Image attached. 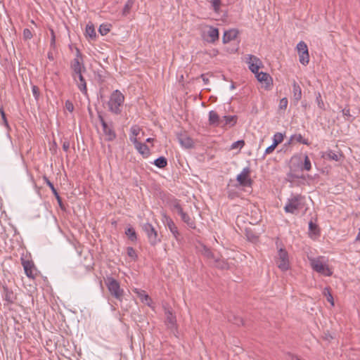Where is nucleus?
<instances>
[{
    "label": "nucleus",
    "mask_w": 360,
    "mask_h": 360,
    "mask_svg": "<svg viewBox=\"0 0 360 360\" xmlns=\"http://www.w3.org/2000/svg\"><path fill=\"white\" fill-rule=\"evenodd\" d=\"M124 101V95L119 91H114L110 97L108 103L109 110L115 115H120L122 112V106Z\"/></svg>",
    "instance_id": "nucleus-1"
},
{
    "label": "nucleus",
    "mask_w": 360,
    "mask_h": 360,
    "mask_svg": "<svg viewBox=\"0 0 360 360\" xmlns=\"http://www.w3.org/2000/svg\"><path fill=\"white\" fill-rule=\"evenodd\" d=\"M105 282L110 295L117 300H122L124 291L120 288V283L111 276L107 277Z\"/></svg>",
    "instance_id": "nucleus-2"
},
{
    "label": "nucleus",
    "mask_w": 360,
    "mask_h": 360,
    "mask_svg": "<svg viewBox=\"0 0 360 360\" xmlns=\"http://www.w3.org/2000/svg\"><path fill=\"white\" fill-rule=\"evenodd\" d=\"M98 118L102 125L105 140L107 141H114L116 139L117 135L114 129L113 123L112 122H106L101 113L99 112H98Z\"/></svg>",
    "instance_id": "nucleus-3"
},
{
    "label": "nucleus",
    "mask_w": 360,
    "mask_h": 360,
    "mask_svg": "<svg viewBox=\"0 0 360 360\" xmlns=\"http://www.w3.org/2000/svg\"><path fill=\"white\" fill-rule=\"evenodd\" d=\"M304 199V197L300 194L293 195L289 198L288 202L284 207V210L288 213L296 214V211L302 209L304 204L302 201Z\"/></svg>",
    "instance_id": "nucleus-4"
},
{
    "label": "nucleus",
    "mask_w": 360,
    "mask_h": 360,
    "mask_svg": "<svg viewBox=\"0 0 360 360\" xmlns=\"http://www.w3.org/2000/svg\"><path fill=\"white\" fill-rule=\"evenodd\" d=\"M276 262L277 266L282 271H285L290 268L289 257L287 250L285 248H281L278 251L277 257H276Z\"/></svg>",
    "instance_id": "nucleus-5"
},
{
    "label": "nucleus",
    "mask_w": 360,
    "mask_h": 360,
    "mask_svg": "<svg viewBox=\"0 0 360 360\" xmlns=\"http://www.w3.org/2000/svg\"><path fill=\"white\" fill-rule=\"evenodd\" d=\"M142 229L146 233L149 243L152 246L156 245L161 241L160 238L158 237V231L151 224H143L142 225Z\"/></svg>",
    "instance_id": "nucleus-6"
},
{
    "label": "nucleus",
    "mask_w": 360,
    "mask_h": 360,
    "mask_svg": "<svg viewBox=\"0 0 360 360\" xmlns=\"http://www.w3.org/2000/svg\"><path fill=\"white\" fill-rule=\"evenodd\" d=\"M311 266L314 271L324 276H330L333 274L328 266L323 264L319 258L311 259Z\"/></svg>",
    "instance_id": "nucleus-7"
},
{
    "label": "nucleus",
    "mask_w": 360,
    "mask_h": 360,
    "mask_svg": "<svg viewBox=\"0 0 360 360\" xmlns=\"http://www.w3.org/2000/svg\"><path fill=\"white\" fill-rule=\"evenodd\" d=\"M299 54V61L301 64L307 65L309 62L308 47L304 41H300L297 45Z\"/></svg>",
    "instance_id": "nucleus-8"
},
{
    "label": "nucleus",
    "mask_w": 360,
    "mask_h": 360,
    "mask_svg": "<svg viewBox=\"0 0 360 360\" xmlns=\"http://www.w3.org/2000/svg\"><path fill=\"white\" fill-rule=\"evenodd\" d=\"M251 170L250 168L247 167L243 168L241 173L237 176L236 180L242 186H251L253 181L250 179Z\"/></svg>",
    "instance_id": "nucleus-9"
},
{
    "label": "nucleus",
    "mask_w": 360,
    "mask_h": 360,
    "mask_svg": "<svg viewBox=\"0 0 360 360\" xmlns=\"http://www.w3.org/2000/svg\"><path fill=\"white\" fill-rule=\"evenodd\" d=\"M246 63L248 64V68L252 73H258L259 69L262 67V60L254 55L249 54L246 58Z\"/></svg>",
    "instance_id": "nucleus-10"
},
{
    "label": "nucleus",
    "mask_w": 360,
    "mask_h": 360,
    "mask_svg": "<svg viewBox=\"0 0 360 360\" xmlns=\"http://www.w3.org/2000/svg\"><path fill=\"white\" fill-rule=\"evenodd\" d=\"M20 260L26 276L30 278L34 279L37 275L35 273L37 271V269L34 262L32 260L25 259L23 257H21Z\"/></svg>",
    "instance_id": "nucleus-11"
},
{
    "label": "nucleus",
    "mask_w": 360,
    "mask_h": 360,
    "mask_svg": "<svg viewBox=\"0 0 360 360\" xmlns=\"http://www.w3.org/2000/svg\"><path fill=\"white\" fill-rule=\"evenodd\" d=\"M178 141L181 146L185 148H194V141L186 131H180L176 134Z\"/></svg>",
    "instance_id": "nucleus-12"
},
{
    "label": "nucleus",
    "mask_w": 360,
    "mask_h": 360,
    "mask_svg": "<svg viewBox=\"0 0 360 360\" xmlns=\"http://www.w3.org/2000/svg\"><path fill=\"white\" fill-rule=\"evenodd\" d=\"M131 141L134 145L135 148L141 153L143 158H148L150 155V150L146 143L138 141L137 138L133 137Z\"/></svg>",
    "instance_id": "nucleus-13"
},
{
    "label": "nucleus",
    "mask_w": 360,
    "mask_h": 360,
    "mask_svg": "<svg viewBox=\"0 0 360 360\" xmlns=\"http://www.w3.org/2000/svg\"><path fill=\"white\" fill-rule=\"evenodd\" d=\"M297 179H301L300 184H304L306 181L305 175L302 174V171H297L290 169V172L286 175V181L290 183H295Z\"/></svg>",
    "instance_id": "nucleus-14"
},
{
    "label": "nucleus",
    "mask_w": 360,
    "mask_h": 360,
    "mask_svg": "<svg viewBox=\"0 0 360 360\" xmlns=\"http://www.w3.org/2000/svg\"><path fill=\"white\" fill-rule=\"evenodd\" d=\"M165 323L167 328L172 331L176 329V316L172 313L169 309H165Z\"/></svg>",
    "instance_id": "nucleus-15"
},
{
    "label": "nucleus",
    "mask_w": 360,
    "mask_h": 360,
    "mask_svg": "<svg viewBox=\"0 0 360 360\" xmlns=\"http://www.w3.org/2000/svg\"><path fill=\"white\" fill-rule=\"evenodd\" d=\"M70 68L73 72L72 77H75V75L77 73L82 72V70L85 71V67L83 64V61L80 60L79 58H74L71 62Z\"/></svg>",
    "instance_id": "nucleus-16"
},
{
    "label": "nucleus",
    "mask_w": 360,
    "mask_h": 360,
    "mask_svg": "<svg viewBox=\"0 0 360 360\" xmlns=\"http://www.w3.org/2000/svg\"><path fill=\"white\" fill-rule=\"evenodd\" d=\"M257 79L260 82H264L266 87H269L273 84V79L269 74L264 72H259L255 73Z\"/></svg>",
    "instance_id": "nucleus-17"
},
{
    "label": "nucleus",
    "mask_w": 360,
    "mask_h": 360,
    "mask_svg": "<svg viewBox=\"0 0 360 360\" xmlns=\"http://www.w3.org/2000/svg\"><path fill=\"white\" fill-rule=\"evenodd\" d=\"M77 83V86L79 89V90L85 95L87 94V88H86V80L84 78V77L81 73H77L75 75V77H73Z\"/></svg>",
    "instance_id": "nucleus-18"
},
{
    "label": "nucleus",
    "mask_w": 360,
    "mask_h": 360,
    "mask_svg": "<svg viewBox=\"0 0 360 360\" xmlns=\"http://www.w3.org/2000/svg\"><path fill=\"white\" fill-rule=\"evenodd\" d=\"M224 122V120L220 118L217 112L211 110L209 112V123L212 126L220 127Z\"/></svg>",
    "instance_id": "nucleus-19"
},
{
    "label": "nucleus",
    "mask_w": 360,
    "mask_h": 360,
    "mask_svg": "<svg viewBox=\"0 0 360 360\" xmlns=\"http://www.w3.org/2000/svg\"><path fill=\"white\" fill-rule=\"evenodd\" d=\"M44 179L45 182L46 183L47 186L51 188V190L53 194L54 195V196L56 197L60 207L62 210H64L65 207H64V205H63V203L62 202V198L59 195V193H58L57 190L55 188L52 182H51L49 181V179L47 177H46V176L44 177Z\"/></svg>",
    "instance_id": "nucleus-20"
},
{
    "label": "nucleus",
    "mask_w": 360,
    "mask_h": 360,
    "mask_svg": "<svg viewBox=\"0 0 360 360\" xmlns=\"http://www.w3.org/2000/svg\"><path fill=\"white\" fill-rule=\"evenodd\" d=\"M3 290L4 293V300L6 301L8 304H13L17 298L13 291L6 285L3 286Z\"/></svg>",
    "instance_id": "nucleus-21"
},
{
    "label": "nucleus",
    "mask_w": 360,
    "mask_h": 360,
    "mask_svg": "<svg viewBox=\"0 0 360 360\" xmlns=\"http://www.w3.org/2000/svg\"><path fill=\"white\" fill-rule=\"evenodd\" d=\"M238 34V31L235 29L229 30L224 33L222 41L224 44H226L234 40Z\"/></svg>",
    "instance_id": "nucleus-22"
},
{
    "label": "nucleus",
    "mask_w": 360,
    "mask_h": 360,
    "mask_svg": "<svg viewBox=\"0 0 360 360\" xmlns=\"http://www.w3.org/2000/svg\"><path fill=\"white\" fill-rule=\"evenodd\" d=\"M165 217L166 219V224H167L168 229L172 232V233L173 234L174 238L176 239H178L179 233L177 226L174 224V221L169 217L165 216Z\"/></svg>",
    "instance_id": "nucleus-23"
},
{
    "label": "nucleus",
    "mask_w": 360,
    "mask_h": 360,
    "mask_svg": "<svg viewBox=\"0 0 360 360\" xmlns=\"http://www.w3.org/2000/svg\"><path fill=\"white\" fill-rule=\"evenodd\" d=\"M322 157L326 160L340 161L343 155L341 153H335L333 150L326 152Z\"/></svg>",
    "instance_id": "nucleus-24"
},
{
    "label": "nucleus",
    "mask_w": 360,
    "mask_h": 360,
    "mask_svg": "<svg viewBox=\"0 0 360 360\" xmlns=\"http://www.w3.org/2000/svg\"><path fill=\"white\" fill-rule=\"evenodd\" d=\"M222 120H224V122L220 125L221 127H224L226 125L233 127L236 124L238 117L236 115H225L222 117Z\"/></svg>",
    "instance_id": "nucleus-25"
},
{
    "label": "nucleus",
    "mask_w": 360,
    "mask_h": 360,
    "mask_svg": "<svg viewBox=\"0 0 360 360\" xmlns=\"http://www.w3.org/2000/svg\"><path fill=\"white\" fill-rule=\"evenodd\" d=\"M207 36L210 39H207L210 43H214L219 39V30L214 27H210L207 31Z\"/></svg>",
    "instance_id": "nucleus-26"
},
{
    "label": "nucleus",
    "mask_w": 360,
    "mask_h": 360,
    "mask_svg": "<svg viewBox=\"0 0 360 360\" xmlns=\"http://www.w3.org/2000/svg\"><path fill=\"white\" fill-rule=\"evenodd\" d=\"M181 220L187 224V226L192 229H196V224L195 219L193 217H190L187 213L183 214L181 217Z\"/></svg>",
    "instance_id": "nucleus-27"
},
{
    "label": "nucleus",
    "mask_w": 360,
    "mask_h": 360,
    "mask_svg": "<svg viewBox=\"0 0 360 360\" xmlns=\"http://www.w3.org/2000/svg\"><path fill=\"white\" fill-rule=\"evenodd\" d=\"M293 98L296 102H298L302 98V89L300 85L295 82H293Z\"/></svg>",
    "instance_id": "nucleus-28"
},
{
    "label": "nucleus",
    "mask_w": 360,
    "mask_h": 360,
    "mask_svg": "<svg viewBox=\"0 0 360 360\" xmlns=\"http://www.w3.org/2000/svg\"><path fill=\"white\" fill-rule=\"evenodd\" d=\"M135 292L137 294L142 302H145L148 306L150 305V302L152 301L151 298L146 293V291L136 289Z\"/></svg>",
    "instance_id": "nucleus-29"
},
{
    "label": "nucleus",
    "mask_w": 360,
    "mask_h": 360,
    "mask_svg": "<svg viewBox=\"0 0 360 360\" xmlns=\"http://www.w3.org/2000/svg\"><path fill=\"white\" fill-rule=\"evenodd\" d=\"M134 3H135V0H128L126 2V4L122 9V14L123 16H127L130 13L131 10L134 5Z\"/></svg>",
    "instance_id": "nucleus-30"
},
{
    "label": "nucleus",
    "mask_w": 360,
    "mask_h": 360,
    "mask_svg": "<svg viewBox=\"0 0 360 360\" xmlns=\"http://www.w3.org/2000/svg\"><path fill=\"white\" fill-rule=\"evenodd\" d=\"M294 140L307 146H309L310 144V142L308 141V139H303L302 136L300 134L292 135L290 139L289 143Z\"/></svg>",
    "instance_id": "nucleus-31"
},
{
    "label": "nucleus",
    "mask_w": 360,
    "mask_h": 360,
    "mask_svg": "<svg viewBox=\"0 0 360 360\" xmlns=\"http://www.w3.org/2000/svg\"><path fill=\"white\" fill-rule=\"evenodd\" d=\"M153 163L158 168L163 169L167 165V160L165 157L160 156L155 160Z\"/></svg>",
    "instance_id": "nucleus-32"
},
{
    "label": "nucleus",
    "mask_w": 360,
    "mask_h": 360,
    "mask_svg": "<svg viewBox=\"0 0 360 360\" xmlns=\"http://www.w3.org/2000/svg\"><path fill=\"white\" fill-rule=\"evenodd\" d=\"M214 262H215V266L219 269L224 270V269H228L229 268V265L228 262L226 261H225L224 259L216 258L214 259Z\"/></svg>",
    "instance_id": "nucleus-33"
},
{
    "label": "nucleus",
    "mask_w": 360,
    "mask_h": 360,
    "mask_svg": "<svg viewBox=\"0 0 360 360\" xmlns=\"http://www.w3.org/2000/svg\"><path fill=\"white\" fill-rule=\"evenodd\" d=\"M167 204L169 206L172 211H174L179 206H180V200L174 197L169 198L167 201Z\"/></svg>",
    "instance_id": "nucleus-34"
},
{
    "label": "nucleus",
    "mask_w": 360,
    "mask_h": 360,
    "mask_svg": "<svg viewBox=\"0 0 360 360\" xmlns=\"http://www.w3.org/2000/svg\"><path fill=\"white\" fill-rule=\"evenodd\" d=\"M125 234L127 235V236L131 241H132V242L136 241L137 236H136V233L133 227H129L125 231Z\"/></svg>",
    "instance_id": "nucleus-35"
},
{
    "label": "nucleus",
    "mask_w": 360,
    "mask_h": 360,
    "mask_svg": "<svg viewBox=\"0 0 360 360\" xmlns=\"http://www.w3.org/2000/svg\"><path fill=\"white\" fill-rule=\"evenodd\" d=\"M86 34L89 36L91 39L96 38V34L95 31L94 26L92 23H89L86 27Z\"/></svg>",
    "instance_id": "nucleus-36"
},
{
    "label": "nucleus",
    "mask_w": 360,
    "mask_h": 360,
    "mask_svg": "<svg viewBox=\"0 0 360 360\" xmlns=\"http://www.w3.org/2000/svg\"><path fill=\"white\" fill-rule=\"evenodd\" d=\"M342 113L346 121L352 122L354 120V117H353L350 113L349 105H346L343 109H342Z\"/></svg>",
    "instance_id": "nucleus-37"
},
{
    "label": "nucleus",
    "mask_w": 360,
    "mask_h": 360,
    "mask_svg": "<svg viewBox=\"0 0 360 360\" xmlns=\"http://www.w3.org/2000/svg\"><path fill=\"white\" fill-rule=\"evenodd\" d=\"M229 321L237 326H241L244 324L243 319L241 317L233 314H231L229 316Z\"/></svg>",
    "instance_id": "nucleus-38"
},
{
    "label": "nucleus",
    "mask_w": 360,
    "mask_h": 360,
    "mask_svg": "<svg viewBox=\"0 0 360 360\" xmlns=\"http://www.w3.org/2000/svg\"><path fill=\"white\" fill-rule=\"evenodd\" d=\"M323 293L326 297L327 301L329 302L332 306H334V300H333V295L330 292V288L326 287L323 289Z\"/></svg>",
    "instance_id": "nucleus-39"
},
{
    "label": "nucleus",
    "mask_w": 360,
    "mask_h": 360,
    "mask_svg": "<svg viewBox=\"0 0 360 360\" xmlns=\"http://www.w3.org/2000/svg\"><path fill=\"white\" fill-rule=\"evenodd\" d=\"M311 161H310L308 155H305L304 159V162L301 167V171H303V170L309 171V170H311Z\"/></svg>",
    "instance_id": "nucleus-40"
},
{
    "label": "nucleus",
    "mask_w": 360,
    "mask_h": 360,
    "mask_svg": "<svg viewBox=\"0 0 360 360\" xmlns=\"http://www.w3.org/2000/svg\"><path fill=\"white\" fill-rule=\"evenodd\" d=\"M309 232L314 233V235H319L320 233L318 225L314 223L312 221L309 222Z\"/></svg>",
    "instance_id": "nucleus-41"
},
{
    "label": "nucleus",
    "mask_w": 360,
    "mask_h": 360,
    "mask_svg": "<svg viewBox=\"0 0 360 360\" xmlns=\"http://www.w3.org/2000/svg\"><path fill=\"white\" fill-rule=\"evenodd\" d=\"M141 131V128L137 125H134L130 129V136L129 139H132L133 137H136L139 135V132Z\"/></svg>",
    "instance_id": "nucleus-42"
},
{
    "label": "nucleus",
    "mask_w": 360,
    "mask_h": 360,
    "mask_svg": "<svg viewBox=\"0 0 360 360\" xmlns=\"http://www.w3.org/2000/svg\"><path fill=\"white\" fill-rule=\"evenodd\" d=\"M316 101L317 105H318V106H319V108L320 109H321L322 110H326L325 104L323 103V101L321 98V95L320 92H318L316 94Z\"/></svg>",
    "instance_id": "nucleus-43"
},
{
    "label": "nucleus",
    "mask_w": 360,
    "mask_h": 360,
    "mask_svg": "<svg viewBox=\"0 0 360 360\" xmlns=\"http://www.w3.org/2000/svg\"><path fill=\"white\" fill-rule=\"evenodd\" d=\"M283 140V135L281 133H276L274 136V141L273 144L277 146L279 143H281Z\"/></svg>",
    "instance_id": "nucleus-44"
},
{
    "label": "nucleus",
    "mask_w": 360,
    "mask_h": 360,
    "mask_svg": "<svg viewBox=\"0 0 360 360\" xmlns=\"http://www.w3.org/2000/svg\"><path fill=\"white\" fill-rule=\"evenodd\" d=\"M98 31L101 35H106L110 32V25L107 24H102L100 25Z\"/></svg>",
    "instance_id": "nucleus-45"
},
{
    "label": "nucleus",
    "mask_w": 360,
    "mask_h": 360,
    "mask_svg": "<svg viewBox=\"0 0 360 360\" xmlns=\"http://www.w3.org/2000/svg\"><path fill=\"white\" fill-rule=\"evenodd\" d=\"M213 10L216 13H219L221 5V0H210Z\"/></svg>",
    "instance_id": "nucleus-46"
},
{
    "label": "nucleus",
    "mask_w": 360,
    "mask_h": 360,
    "mask_svg": "<svg viewBox=\"0 0 360 360\" xmlns=\"http://www.w3.org/2000/svg\"><path fill=\"white\" fill-rule=\"evenodd\" d=\"M202 255L208 259H216L211 250L205 246L203 248Z\"/></svg>",
    "instance_id": "nucleus-47"
},
{
    "label": "nucleus",
    "mask_w": 360,
    "mask_h": 360,
    "mask_svg": "<svg viewBox=\"0 0 360 360\" xmlns=\"http://www.w3.org/2000/svg\"><path fill=\"white\" fill-rule=\"evenodd\" d=\"M127 252L129 257H131L134 259H136L138 256L136 253L135 250L132 247H128L127 248Z\"/></svg>",
    "instance_id": "nucleus-48"
},
{
    "label": "nucleus",
    "mask_w": 360,
    "mask_h": 360,
    "mask_svg": "<svg viewBox=\"0 0 360 360\" xmlns=\"http://www.w3.org/2000/svg\"><path fill=\"white\" fill-rule=\"evenodd\" d=\"M32 94H33V96H34L35 100L38 101L39 96H40V91H39V87L36 85H33L32 86Z\"/></svg>",
    "instance_id": "nucleus-49"
},
{
    "label": "nucleus",
    "mask_w": 360,
    "mask_h": 360,
    "mask_svg": "<svg viewBox=\"0 0 360 360\" xmlns=\"http://www.w3.org/2000/svg\"><path fill=\"white\" fill-rule=\"evenodd\" d=\"M0 114H1V119H2V121H3V123L7 127V128H9V125H8V120H7V118H6V113L3 109V108H0Z\"/></svg>",
    "instance_id": "nucleus-50"
},
{
    "label": "nucleus",
    "mask_w": 360,
    "mask_h": 360,
    "mask_svg": "<svg viewBox=\"0 0 360 360\" xmlns=\"http://www.w3.org/2000/svg\"><path fill=\"white\" fill-rule=\"evenodd\" d=\"M33 37L32 32L30 29L25 28L23 30V39L25 40L30 39Z\"/></svg>",
    "instance_id": "nucleus-51"
},
{
    "label": "nucleus",
    "mask_w": 360,
    "mask_h": 360,
    "mask_svg": "<svg viewBox=\"0 0 360 360\" xmlns=\"http://www.w3.org/2000/svg\"><path fill=\"white\" fill-rule=\"evenodd\" d=\"M245 145V141L243 140H239V141H237L236 142H234L232 145H231V148L232 149H235V148H243Z\"/></svg>",
    "instance_id": "nucleus-52"
},
{
    "label": "nucleus",
    "mask_w": 360,
    "mask_h": 360,
    "mask_svg": "<svg viewBox=\"0 0 360 360\" xmlns=\"http://www.w3.org/2000/svg\"><path fill=\"white\" fill-rule=\"evenodd\" d=\"M288 99L286 98H283L280 101L279 108L282 110H285L288 106Z\"/></svg>",
    "instance_id": "nucleus-53"
},
{
    "label": "nucleus",
    "mask_w": 360,
    "mask_h": 360,
    "mask_svg": "<svg viewBox=\"0 0 360 360\" xmlns=\"http://www.w3.org/2000/svg\"><path fill=\"white\" fill-rule=\"evenodd\" d=\"M51 32V47L53 49H55L56 47V34L53 29H50Z\"/></svg>",
    "instance_id": "nucleus-54"
},
{
    "label": "nucleus",
    "mask_w": 360,
    "mask_h": 360,
    "mask_svg": "<svg viewBox=\"0 0 360 360\" xmlns=\"http://www.w3.org/2000/svg\"><path fill=\"white\" fill-rule=\"evenodd\" d=\"M65 108L70 112H72L74 110V105L73 103L67 100L65 103Z\"/></svg>",
    "instance_id": "nucleus-55"
},
{
    "label": "nucleus",
    "mask_w": 360,
    "mask_h": 360,
    "mask_svg": "<svg viewBox=\"0 0 360 360\" xmlns=\"http://www.w3.org/2000/svg\"><path fill=\"white\" fill-rule=\"evenodd\" d=\"M96 79L101 84L105 82L104 77L100 73L96 75Z\"/></svg>",
    "instance_id": "nucleus-56"
},
{
    "label": "nucleus",
    "mask_w": 360,
    "mask_h": 360,
    "mask_svg": "<svg viewBox=\"0 0 360 360\" xmlns=\"http://www.w3.org/2000/svg\"><path fill=\"white\" fill-rule=\"evenodd\" d=\"M70 148V141L68 140H65L63 143V149L64 151L68 152Z\"/></svg>",
    "instance_id": "nucleus-57"
},
{
    "label": "nucleus",
    "mask_w": 360,
    "mask_h": 360,
    "mask_svg": "<svg viewBox=\"0 0 360 360\" xmlns=\"http://www.w3.org/2000/svg\"><path fill=\"white\" fill-rule=\"evenodd\" d=\"M276 147V145H274V144H273V143H272L270 146H269V147L266 149V150H265V154L266 155V154H270V153H271L275 150Z\"/></svg>",
    "instance_id": "nucleus-58"
},
{
    "label": "nucleus",
    "mask_w": 360,
    "mask_h": 360,
    "mask_svg": "<svg viewBox=\"0 0 360 360\" xmlns=\"http://www.w3.org/2000/svg\"><path fill=\"white\" fill-rule=\"evenodd\" d=\"M323 338L325 340L330 341L332 339H333V337L328 332H327V333H324Z\"/></svg>",
    "instance_id": "nucleus-59"
},
{
    "label": "nucleus",
    "mask_w": 360,
    "mask_h": 360,
    "mask_svg": "<svg viewBox=\"0 0 360 360\" xmlns=\"http://www.w3.org/2000/svg\"><path fill=\"white\" fill-rule=\"evenodd\" d=\"M174 212H176L181 216V217L186 213L184 212L181 205L179 206V207H177V209H176Z\"/></svg>",
    "instance_id": "nucleus-60"
},
{
    "label": "nucleus",
    "mask_w": 360,
    "mask_h": 360,
    "mask_svg": "<svg viewBox=\"0 0 360 360\" xmlns=\"http://www.w3.org/2000/svg\"><path fill=\"white\" fill-rule=\"evenodd\" d=\"M174 212H176L181 216V217L186 213L184 212L181 205L179 206V207H177V209H176Z\"/></svg>",
    "instance_id": "nucleus-61"
},
{
    "label": "nucleus",
    "mask_w": 360,
    "mask_h": 360,
    "mask_svg": "<svg viewBox=\"0 0 360 360\" xmlns=\"http://www.w3.org/2000/svg\"><path fill=\"white\" fill-rule=\"evenodd\" d=\"M76 52H77V54H76L75 58H79L80 60L83 61L82 56V53H81L79 49L76 48Z\"/></svg>",
    "instance_id": "nucleus-62"
},
{
    "label": "nucleus",
    "mask_w": 360,
    "mask_h": 360,
    "mask_svg": "<svg viewBox=\"0 0 360 360\" xmlns=\"http://www.w3.org/2000/svg\"><path fill=\"white\" fill-rule=\"evenodd\" d=\"M200 77L202 79L205 84H207L209 82V79L207 78L204 74H202Z\"/></svg>",
    "instance_id": "nucleus-63"
},
{
    "label": "nucleus",
    "mask_w": 360,
    "mask_h": 360,
    "mask_svg": "<svg viewBox=\"0 0 360 360\" xmlns=\"http://www.w3.org/2000/svg\"><path fill=\"white\" fill-rule=\"evenodd\" d=\"M356 240H360V229H359V233L357 234V236H356Z\"/></svg>",
    "instance_id": "nucleus-64"
}]
</instances>
